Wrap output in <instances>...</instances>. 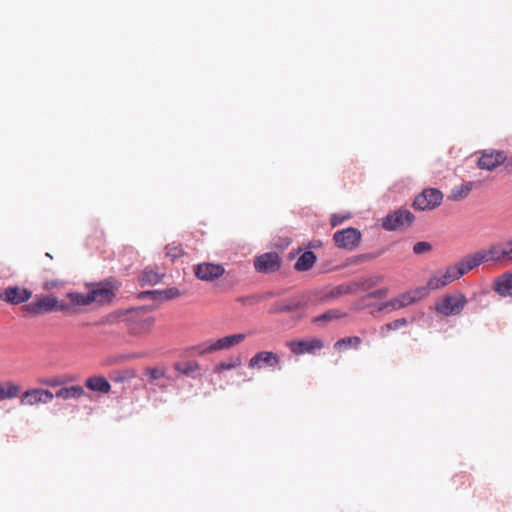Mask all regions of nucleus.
<instances>
[{
  "label": "nucleus",
  "instance_id": "nucleus-22",
  "mask_svg": "<svg viewBox=\"0 0 512 512\" xmlns=\"http://www.w3.org/2000/svg\"><path fill=\"white\" fill-rule=\"evenodd\" d=\"M85 395V390L80 385L63 387L56 391L55 396L63 400L80 399Z\"/></svg>",
  "mask_w": 512,
  "mask_h": 512
},
{
  "label": "nucleus",
  "instance_id": "nucleus-14",
  "mask_svg": "<svg viewBox=\"0 0 512 512\" xmlns=\"http://www.w3.org/2000/svg\"><path fill=\"white\" fill-rule=\"evenodd\" d=\"M195 276L201 281H214L225 273V268L220 264L203 262L193 267Z\"/></svg>",
  "mask_w": 512,
  "mask_h": 512
},
{
  "label": "nucleus",
  "instance_id": "nucleus-11",
  "mask_svg": "<svg viewBox=\"0 0 512 512\" xmlns=\"http://www.w3.org/2000/svg\"><path fill=\"white\" fill-rule=\"evenodd\" d=\"M414 219L415 217L411 211L398 209L383 219L382 226L389 231L398 230L409 227Z\"/></svg>",
  "mask_w": 512,
  "mask_h": 512
},
{
  "label": "nucleus",
  "instance_id": "nucleus-3",
  "mask_svg": "<svg viewBox=\"0 0 512 512\" xmlns=\"http://www.w3.org/2000/svg\"><path fill=\"white\" fill-rule=\"evenodd\" d=\"M245 338L246 335L243 333L228 335L217 340L204 341L194 346L192 349L195 354L202 356L219 350H226L234 347L244 341Z\"/></svg>",
  "mask_w": 512,
  "mask_h": 512
},
{
  "label": "nucleus",
  "instance_id": "nucleus-4",
  "mask_svg": "<svg viewBox=\"0 0 512 512\" xmlns=\"http://www.w3.org/2000/svg\"><path fill=\"white\" fill-rule=\"evenodd\" d=\"M120 283L114 279H107L98 283H91L88 285V292L90 295L91 303L100 305L110 303L118 291Z\"/></svg>",
  "mask_w": 512,
  "mask_h": 512
},
{
  "label": "nucleus",
  "instance_id": "nucleus-13",
  "mask_svg": "<svg viewBox=\"0 0 512 512\" xmlns=\"http://www.w3.org/2000/svg\"><path fill=\"white\" fill-rule=\"evenodd\" d=\"M129 332L135 336L148 334L155 322L154 317L145 315L142 311L130 312L129 316Z\"/></svg>",
  "mask_w": 512,
  "mask_h": 512
},
{
  "label": "nucleus",
  "instance_id": "nucleus-2",
  "mask_svg": "<svg viewBox=\"0 0 512 512\" xmlns=\"http://www.w3.org/2000/svg\"><path fill=\"white\" fill-rule=\"evenodd\" d=\"M468 272L469 270L464 259L462 258L453 265L438 269L433 272L424 288H426L428 292L431 290H439L458 280Z\"/></svg>",
  "mask_w": 512,
  "mask_h": 512
},
{
  "label": "nucleus",
  "instance_id": "nucleus-21",
  "mask_svg": "<svg viewBox=\"0 0 512 512\" xmlns=\"http://www.w3.org/2000/svg\"><path fill=\"white\" fill-rule=\"evenodd\" d=\"M85 386L94 392L107 394L111 391V385L104 376L95 375L85 380Z\"/></svg>",
  "mask_w": 512,
  "mask_h": 512
},
{
  "label": "nucleus",
  "instance_id": "nucleus-36",
  "mask_svg": "<svg viewBox=\"0 0 512 512\" xmlns=\"http://www.w3.org/2000/svg\"><path fill=\"white\" fill-rule=\"evenodd\" d=\"M145 374L149 376L151 381L159 380L166 375V368L164 366L147 367Z\"/></svg>",
  "mask_w": 512,
  "mask_h": 512
},
{
  "label": "nucleus",
  "instance_id": "nucleus-32",
  "mask_svg": "<svg viewBox=\"0 0 512 512\" xmlns=\"http://www.w3.org/2000/svg\"><path fill=\"white\" fill-rule=\"evenodd\" d=\"M163 274L154 269H146L143 271L140 281L142 284L155 285L161 281Z\"/></svg>",
  "mask_w": 512,
  "mask_h": 512
},
{
  "label": "nucleus",
  "instance_id": "nucleus-39",
  "mask_svg": "<svg viewBox=\"0 0 512 512\" xmlns=\"http://www.w3.org/2000/svg\"><path fill=\"white\" fill-rule=\"evenodd\" d=\"M432 250V245L426 241H419L414 244L413 252L417 255L428 253Z\"/></svg>",
  "mask_w": 512,
  "mask_h": 512
},
{
  "label": "nucleus",
  "instance_id": "nucleus-42",
  "mask_svg": "<svg viewBox=\"0 0 512 512\" xmlns=\"http://www.w3.org/2000/svg\"><path fill=\"white\" fill-rule=\"evenodd\" d=\"M166 298L172 299L180 296V291L177 288H170L167 291H165Z\"/></svg>",
  "mask_w": 512,
  "mask_h": 512
},
{
  "label": "nucleus",
  "instance_id": "nucleus-37",
  "mask_svg": "<svg viewBox=\"0 0 512 512\" xmlns=\"http://www.w3.org/2000/svg\"><path fill=\"white\" fill-rule=\"evenodd\" d=\"M136 357H137V355H135V354H132V355H125V354L115 355V356L108 357L104 361V365L110 366V365L120 364V363H124L127 360H130V359H133V358H136Z\"/></svg>",
  "mask_w": 512,
  "mask_h": 512
},
{
  "label": "nucleus",
  "instance_id": "nucleus-19",
  "mask_svg": "<svg viewBox=\"0 0 512 512\" xmlns=\"http://www.w3.org/2000/svg\"><path fill=\"white\" fill-rule=\"evenodd\" d=\"M66 301H62V305L67 306V310H63L67 314H75L79 312L78 307L88 306L91 303L89 292L86 294L80 292H70L66 295Z\"/></svg>",
  "mask_w": 512,
  "mask_h": 512
},
{
  "label": "nucleus",
  "instance_id": "nucleus-29",
  "mask_svg": "<svg viewBox=\"0 0 512 512\" xmlns=\"http://www.w3.org/2000/svg\"><path fill=\"white\" fill-rule=\"evenodd\" d=\"M346 314L345 313H342L340 310H337V309H331V310H328L327 312L319 315V316H316L312 319V321L316 324H326L332 320H335V319H340V318H343L345 317Z\"/></svg>",
  "mask_w": 512,
  "mask_h": 512
},
{
  "label": "nucleus",
  "instance_id": "nucleus-38",
  "mask_svg": "<svg viewBox=\"0 0 512 512\" xmlns=\"http://www.w3.org/2000/svg\"><path fill=\"white\" fill-rule=\"evenodd\" d=\"M241 364V359L240 358H235V359H232L231 361L229 362H220L219 364H217L214 368V372L215 373H221L223 372L224 370H230V369H233V368H236L238 367L239 365Z\"/></svg>",
  "mask_w": 512,
  "mask_h": 512
},
{
  "label": "nucleus",
  "instance_id": "nucleus-23",
  "mask_svg": "<svg viewBox=\"0 0 512 512\" xmlns=\"http://www.w3.org/2000/svg\"><path fill=\"white\" fill-rule=\"evenodd\" d=\"M316 259L314 252L306 251L297 259L294 267L297 271H308L313 267Z\"/></svg>",
  "mask_w": 512,
  "mask_h": 512
},
{
  "label": "nucleus",
  "instance_id": "nucleus-15",
  "mask_svg": "<svg viewBox=\"0 0 512 512\" xmlns=\"http://www.w3.org/2000/svg\"><path fill=\"white\" fill-rule=\"evenodd\" d=\"M54 398V394L47 389L32 388L26 390L20 398L22 405L34 406L38 404H47Z\"/></svg>",
  "mask_w": 512,
  "mask_h": 512
},
{
  "label": "nucleus",
  "instance_id": "nucleus-40",
  "mask_svg": "<svg viewBox=\"0 0 512 512\" xmlns=\"http://www.w3.org/2000/svg\"><path fill=\"white\" fill-rule=\"evenodd\" d=\"M351 218L350 213H335L332 214L330 217V224L332 227H336L343 223L345 220H348Z\"/></svg>",
  "mask_w": 512,
  "mask_h": 512
},
{
  "label": "nucleus",
  "instance_id": "nucleus-43",
  "mask_svg": "<svg viewBox=\"0 0 512 512\" xmlns=\"http://www.w3.org/2000/svg\"><path fill=\"white\" fill-rule=\"evenodd\" d=\"M41 383L45 384V385H48V386H51V387H56V386H59V385L63 384V381H61L58 378H54V379H49V380L41 381Z\"/></svg>",
  "mask_w": 512,
  "mask_h": 512
},
{
  "label": "nucleus",
  "instance_id": "nucleus-34",
  "mask_svg": "<svg viewBox=\"0 0 512 512\" xmlns=\"http://www.w3.org/2000/svg\"><path fill=\"white\" fill-rule=\"evenodd\" d=\"M137 376L136 371L132 368H126L119 371H114L110 377L114 382H126L134 379Z\"/></svg>",
  "mask_w": 512,
  "mask_h": 512
},
{
  "label": "nucleus",
  "instance_id": "nucleus-33",
  "mask_svg": "<svg viewBox=\"0 0 512 512\" xmlns=\"http://www.w3.org/2000/svg\"><path fill=\"white\" fill-rule=\"evenodd\" d=\"M200 366L196 361L177 362L174 364V369L186 376L191 375L199 370Z\"/></svg>",
  "mask_w": 512,
  "mask_h": 512
},
{
  "label": "nucleus",
  "instance_id": "nucleus-27",
  "mask_svg": "<svg viewBox=\"0 0 512 512\" xmlns=\"http://www.w3.org/2000/svg\"><path fill=\"white\" fill-rule=\"evenodd\" d=\"M472 189H473V183L472 182H466V183L461 184L459 186H455L451 190L450 198L453 201L463 200V199H465L470 194Z\"/></svg>",
  "mask_w": 512,
  "mask_h": 512
},
{
  "label": "nucleus",
  "instance_id": "nucleus-17",
  "mask_svg": "<svg viewBox=\"0 0 512 512\" xmlns=\"http://www.w3.org/2000/svg\"><path fill=\"white\" fill-rule=\"evenodd\" d=\"M32 292L19 286H9L0 293V299L12 305H18L28 301Z\"/></svg>",
  "mask_w": 512,
  "mask_h": 512
},
{
  "label": "nucleus",
  "instance_id": "nucleus-30",
  "mask_svg": "<svg viewBox=\"0 0 512 512\" xmlns=\"http://www.w3.org/2000/svg\"><path fill=\"white\" fill-rule=\"evenodd\" d=\"M383 277L380 275H374L367 278H363L360 280L355 281L358 286V292L359 291H367L378 284L382 283Z\"/></svg>",
  "mask_w": 512,
  "mask_h": 512
},
{
  "label": "nucleus",
  "instance_id": "nucleus-31",
  "mask_svg": "<svg viewBox=\"0 0 512 512\" xmlns=\"http://www.w3.org/2000/svg\"><path fill=\"white\" fill-rule=\"evenodd\" d=\"M358 293V286L355 281L341 284L337 287H335L331 291V296L336 297L340 295H348V294H356Z\"/></svg>",
  "mask_w": 512,
  "mask_h": 512
},
{
  "label": "nucleus",
  "instance_id": "nucleus-20",
  "mask_svg": "<svg viewBox=\"0 0 512 512\" xmlns=\"http://www.w3.org/2000/svg\"><path fill=\"white\" fill-rule=\"evenodd\" d=\"M493 290L501 297L512 296V273L505 272L495 278Z\"/></svg>",
  "mask_w": 512,
  "mask_h": 512
},
{
  "label": "nucleus",
  "instance_id": "nucleus-26",
  "mask_svg": "<svg viewBox=\"0 0 512 512\" xmlns=\"http://www.w3.org/2000/svg\"><path fill=\"white\" fill-rule=\"evenodd\" d=\"M388 290L386 288L378 289L374 292L366 294L355 304V309H364L370 306L368 300L371 298L383 299L387 296Z\"/></svg>",
  "mask_w": 512,
  "mask_h": 512
},
{
  "label": "nucleus",
  "instance_id": "nucleus-18",
  "mask_svg": "<svg viewBox=\"0 0 512 512\" xmlns=\"http://www.w3.org/2000/svg\"><path fill=\"white\" fill-rule=\"evenodd\" d=\"M290 351L295 355H301L305 353H313L316 350L323 348V342L318 338H310L303 340H293L287 344Z\"/></svg>",
  "mask_w": 512,
  "mask_h": 512
},
{
  "label": "nucleus",
  "instance_id": "nucleus-24",
  "mask_svg": "<svg viewBox=\"0 0 512 512\" xmlns=\"http://www.w3.org/2000/svg\"><path fill=\"white\" fill-rule=\"evenodd\" d=\"M20 390V386L11 381L5 383L0 382V400L16 398Z\"/></svg>",
  "mask_w": 512,
  "mask_h": 512
},
{
  "label": "nucleus",
  "instance_id": "nucleus-16",
  "mask_svg": "<svg viewBox=\"0 0 512 512\" xmlns=\"http://www.w3.org/2000/svg\"><path fill=\"white\" fill-rule=\"evenodd\" d=\"M507 156L503 151L484 150L478 159L477 166L483 170L492 171L503 164Z\"/></svg>",
  "mask_w": 512,
  "mask_h": 512
},
{
  "label": "nucleus",
  "instance_id": "nucleus-44",
  "mask_svg": "<svg viewBox=\"0 0 512 512\" xmlns=\"http://www.w3.org/2000/svg\"><path fill=\"white\" fill-rule=\"evenodd\" d=\"M59 284H60V282H59V281H56V280L54 281V280H52V281H47V282H45V286H44V287H45V289H48V290H49V289H53V288L58 287V286H59Z\"/></svg>",
  "mask_w": 512,
  "mask_h": 512
},
{
  "label": "nucleus",
  "instance_id": "nucleus-8",
  "mask_svg": "<svg viewBox=\"0 0 512 512\" xmlns=\"http://www.w3.org/2000/svg\"><path fill=\"white\" fill-rule=\"evenodd\" d=\"M253 265L258 273L272 274L280 270L282 258L277 252H265L254 258Z\"/></svg>",
  "mask_w": 512,
  "mask_h": 512
},
{
  "label": "nucleus",
  "instance_id": "nucleus-25",
  "mask_svg": "<svg viewBox=\"0 0 512 512\" xmlns=\"http://www.w3.org/2000/svg\"><path fill=\"white\" fill-rule=\"evenodd\" d=\"M306 307V302L304 301H291L286 304H275L270 309V313H284V312H293L299 309Z\"/></svg>",
  "mask_w": 512,
  "mask_h": 512
},
{
  "label": "nucleus",
  "instance_id": "nucleus-12",
  "mask_svg": "<svg viewBox=\"0 0 512 512\" xmlns=\"http://www.w3.org/2000/svg\"><path fill=\"white\" fill-rule=\"evenodd\" d=\"M361 237V232L358 229L349 227L336 231L333 241L336 247L351 251L359 245Z\"/></svg>",
  "mask_w": 512,
  "mask_h": 512
},
{
  "label": "nucleus",
  "instance_id": "nucleus-35",
  "mask_svg": "<svg viewBox=\"0 0 512 512\" xmlns=\"http://www.w3.org/2000/svg\"><path fill=\"white\" fill-rule=\"evenodd\" d=\"M407 324H408V321L405 318L396 319V320L389 322V323L385 324L384 326H382L381 334L383 336H386V334L388 332L393 331V330H398V329L406 326Z\"/></svg>",
  "mask_w": 512,
  "mask_h": 512
},
{
  "label": "nucleus",
  "instance_id": "nucleus-7",
  "mask_svg": "<svg viewBox=\"0 0 512 512\" xmlns=\"http://www.w3.org/2000/svg\"><path fill=\"white\" fill-rule=\"evenodd\" d=\"M24 310L32 315H40L52 311L67 310L68 307L62 305V301H58L53 296H41L36 298L33 302L25 305Z\"/></svg>",
  "mask_w": 512,
  "mask_h": 512
},
{
  "label": "nucleus",
  "instance_id": "nucleus-1",
  "mask_svg": "<svg viewBox=\"0 0 512 512\" xmlns=\"http://www.w3.org/2000/svg\"><path fill=\"white\" fill-rule=\"evenodd\" d=\"M463 259L469 271L483 263H512V239L506 242L493 243L486 248L464 256Z\"/></svg>",
  "mask_w": 512,
  "mask_h": 512
},
{
  "label": "nucleus",
  "instance_id": "nucleus-41",
  "mask_svg": "<svg viewBox=\"0 0 512 512\" xmlns=\"http://www.w3.org/2000/svg\"><path fill=\"white\" fill-rule=\"evenodd\" d=\"M166 256L171 260H175L183 256L184 252L181 247L168 245L166 248Z\"/></svg>",
  "mask_w": 512,
  "mask_h": 512
},
{
  "label": "nucleus",
  "instance_id": "nucleus-5",
  "mask_svg": "<svg viewBox=\"0 0 512 512\" xmlns=\"http://www.w3.org/2000/svg\"><path fill=\"white\" fill-rule=\"evenodd\" d=\"M428 295V291L424 287H418L414 290L400 294L399 296L381 304L378 311H394L400 308H404L418 300L425 298Z\"/></svg>",
  "mask_w": 512,
  "mask_h": 512
},
{
  "label": "nucleus",
  "instance_id": "nucleus-28",
  "mask_svg": "<svg viewBox=\"0 0 512 512\" xmlns=\"http://www.w3.org/2000/svg\"><path fill=\"white\" fill-rule=\"evenodd\" d=\"M361 342H362V340L358 336L344 337V338L339 339L334 344V348H335V350H338V351H343L348 348L357 349L360 346Z\"/></svg>",
  "mask_w": 512,
  "mask_h": 512
},
{
  "label": "nucleus",
  "instance_id": "nucleus-9",
  "mask_svg": "<svg viewBox=\"0 0 512 512\" xmlns=\"http://www.w3.org/2000/svg\"><path fill=\"white\" fill-rule=\"evenodd\" d=\"M248 367L253 370H262L265 368L280 370L281 359L278 354L272 351H260L250 358Z\"/></svg>",
  "mask_w": 512,
  "mask_h": 512
},
{
  "label": "nucleus",
  "instance_id": "nucleus-6",
  "mask_svg": "<svg viewBox=\"0 0 512 512\" xmlns=\"http://www.w3.org/2000/svg\"><path fill=\"white\" fill-rule=\"evenodd\" d=\"M466 304L467 299L465 295L461 292H455L443 296L436 302L435 309L439 314L445 316L458 315L462 312Z\"/></svg>",
  "mask_w": 512,
  "mask_h": 512
},
{
  "label": "nucleus",
  "instance_id": "nucleus-10",
  "mask_svg": "<svg viewBox=\"0 0 512 512\" xmlns=\"http://www.w3.org/2000/svg\"><path fill=\"white\" fill-rule=\"evenodd\" d=\"M443 200V194L436 188L424 189L414 199L413 206L417 210H433L438 207Z\"/></svg>",
  "mask_w": 512,
  "mask_h": 512
}]
</instances>
